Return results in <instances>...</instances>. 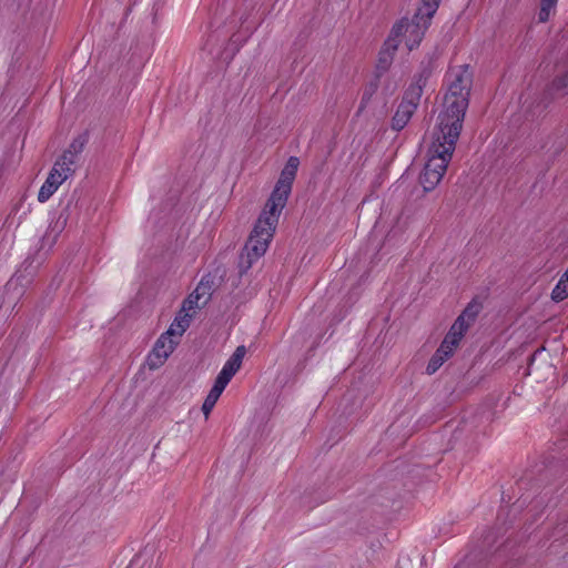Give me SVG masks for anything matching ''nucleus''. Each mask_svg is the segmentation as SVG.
<instances>
[{
  "mask_svg": "<svg viewBox=\"0 0 568 568\" xmlns=\"http://www.w3.org/2000/svg\"><path fill=\"white\" fill-rule=\"evenodd\" d=\"M446 339H449L450 342H454L456 345H459L460 341L458 338H454L453 336L450 335H446L445 336Z\"/></svg>",
  "mask_w": 568,
  "mask_h": 568,
  "instance_id": "obj_24",
  "label": "nucleus"
},
{
  "mask_svg": "<svg viewBox=\"0 0 568 568\" xmlns=\"http://www.w3.org/2000/svg\"><path fill=\"white\" fill-rule=\"evenodd\" d=\"M446 361L447 358L436 351V353L432 356V358L428 362V365L426 367L427 373L434 374Z\"/></svg>",
  "mask_w": 568,
  "mask_h": 568,
  "instance_id": "obj_20",
  "label": "nucleus"
},
{
  "mask_svg": "<svg viewBox=\"0 0 568 568\" xmlns=\"http://www.w3.org/2000/svg\"><path fill=\"white\" fill-rule=\"evenodd\" d=\"M442 0H422V6L416 11V17L432 21Z\"/></svg>",
  "mask_w": 568,
  "mask_h": 568,
  "instance_id": "obj_15",
  "label": "nucleus"
},
{
  "mask_svg": "<svg viewBox=\"0 0 568 568\" xmlns=\"http://www.w3.org/2000/svg\"><path fill=\"white\" fill-rule=\"evenodd\" d=\"M245 354V346L240 345L236 347L232 356L223 365L221 372L219 373L214 382V385L212 386L202 405V412L205 416V419L209 418L212 409L214 408L216 402L219 400L220 396L222 395L223 390L225 389L230 381L241 368Z\"/></svg>",
  "mask_w": 568,
  "mask_h": 568,
  "instance_id": "obj_6",
  "label": "nucleus"
},
{
  "mask_svg": "<svg viewBox=\"0 0 568 568\" xmlns=\"http://www.w3.org/2000/svg\"><path fill=\"white\" fill-rule=\"evenodd\" d=\"M471 83L473 77L467 65L450 69L447 73L448 89L444 97L443 106L466 111L469 104Z\"/></svg>",
  "mask_w": 568,
  "mask_h": 568,
  "instance_id": "obj_4",
  "label": "nucleus"
},
{
  "mask_svg": "<svg viewBox=\"0 0 568 568\" xmlns=\"http://www.w3.org/2000/svg\"><path fill=\"white\" fill-rule=\"evenodd\" d=\"M558 0H541L540 10L538 13V21L544 23L547 22L555 11L556 4Z\"/></svg>",
  "mask_w": 568,
  "mask_h": 568,
  "instance_id": "obj_17",
  "label": "nucleus"
},
{
  "mask_svg": "<svg viewBox=\"0 0 568 568\" xmlns=\"http://www.w3.org/2000/svg\"><path fill=\"white\" fill-rule=\"evenodd\" d=\"M437 352L448 359L453 355L454 349L443 341Z\"/></svg>",
  "mask_w": 568,
  "mask_h": 568,
  "instance_id": "obj_21",
  "label": "nucleus"
},
{
  "mask_svg": "<svg viewBox=\"0 0 568 568\" xmlns=\"http://www.w3.org/2000/svg\"><path fill=\"white\" fill-rule=\"evenodd\" d=\"M379 77L381 74L379 73H376V75L374 77V79H372L363 89V94H362V99H361V104H359V110L362 111L363 109L366 108V105L369 103V101L372 100L373 95L377 92L378 90V87H379Z\"/></svg>",
  "mask_w": 568,
  "mask_h": 568,
  "instance_id": "obj_16",
  "label": "nucleus"
},
{
  "mask_svg": "<svg viewBox=\"0 0 568 568\" xmlns=\"http://www.w3.org/2000/svg\"><path fill=\"white\" fill-rule=\"evenodd\" d=\"M430 22L417 18L415 13L412 19L404 18L396 22L388 38H394L398 47L404 43L412 51L420 44Z\"/></svg>",
  "mask_w": 568,
  "mask_h": 568,
  "instance_id": "obj_7",
  "label": "nucleus"
},
{
  "mask_svg": "<svg viewBox=\"0 0 568 568\" xmlns=\"http://www.w3.org/2000/svg\"><path fill=\"white\" fill-rule=\"evenodd\" d=\"M444 342H445L447 345H449L454 351H455V349H456V347L458 346V345H456L454 342H450L449 339H446V338H444Z\"/></svg>",
  "mask_w": 568,
  "mask_h": 568,
  "instance_id": "obj_25",
  "label": "nucleus"
},
{
  "mask_svg": "<svg viewBox=\"0 0 568 568\" xmlns=\"http://www.w3.org/2000/svg\"><path fill=\"white\" fill-rule=\"evenodd\" d=\"M298 165V158L291 156L287 160L264 210L254 225V233L248 242L247 250L255 257H258L268 248L280 215L291 194Z\"/></svg>",
  "mask_w": 568,
  "mask_h": 568,
  "instance_id": "obj_1",
  "label": "nucleus"
},
{
  "mask_svg": "<svg viewBox=\"0 0 568 568\" xmlns=\"http://www.w3.org/2000/svg\"><path fill=\"white\" fill-rule=\"evenodd\" d=\"M192 318L193 317L191 315L180 310L174 320L172 321V323L170 324L169 328L164 333L180 342V338L189 328Z\"/></svg>",
  "mask_w": 568,
  "mask_h": 568,
  "instance_id": "obj_14",
  "label": "nucleus"
},
{
  "mask_svg": "<svg viewBox=\"0 0 568 568\" xmlns=\"http://www.w3.org/2000/svg\"><path fill=\"white\" fill-rule=\"evenodd\" d=\"M427 77L428 73L426 71L415 75L392 116V130L399 132L408 124L419 105L423 88L426 83Z\"/></svg>",
  "mask_w": 568,
  "mask_h": 568,
  "instance_id": "obj_5",
  "label": "nucleus"
},
{
  "mask_svg": "<svg viewBox=\"0 0 568 568\" xmlns=\"http://www.w3.org/2000/svg\"><path fill=\"white\" fill-rule=\"evenodd\" d=\"M447 334L453 336L454 338H458L459 341H462V338H463L460 335L455 333V331L452 327H450V329H449V332Z\"/></svg>",
  "mask_w": 568,
  "mask_h": 568,
  "instance_id": "obj_23",
  "label": "nucleus"
},
{
  "mask_svg": "<svg viewBox=\"0 0 568 568\" xmlns=\"http://www.w3.org/2000/svg\"><path fill=\"white\" fill-rule=\"evenodd\" d=\"M466 111L444 108L437 118L435 142H457L459 139Z\"/></svg>",
  "mask_w": 568,
  "mask_h": 568,
  "instance_id": "obj_8",
  "label": "nucleus"
},
{
  "mask_svg": "<svg viewBox=\"0 0 568 568\" xmlns=\"http://www.w3.org/2000/svg\"><path fill=\"white\" fill-rule=\"evenodd\" d=\"M179 342L176 339L170 337L165 333H162L146 357L149 368L156 369L161 367L174 352Z\"/></svg>",
  "mask_w": 568,
  "mask_h": 568,
  "instance_id": "obj_9",
  "label": "nucleus"
},
{
  "mask_svg": "<svg viewBox=\"0 0 568 568\" xmlns=\"http://www.w3.org/2000/svg\"><path fill=\"white\" fill-rule=\"evenodd\" d=\"M192 318L193 317L191 315L180 310L174 320L172 321V323L170 324L169 328L164 333L180 342V338L189 328Z\"/></svg>",
  "mask_w": 568,
  "mask_h": 568,
  "instance_id": "obj_13",
  "label": "nucleus"
},
{
  "mask_svg": "<svg viewBox=\"0 0 568 568\" xmlns=\"http://www.w3.org/2000/svg\"><path fill=\"white\" fill-rule=\"evenodd\" d=\"M82 144H71L63 154L54 162L47 180L42 184L38 193L40 203L47 202L75 171L79 155L82 151Z\"/></svg>",
  "mask_w": 568,
  "mask_h": 568,
  "instance_id": "obj_3",
  "label": "nucleus"
},
{
  "mask_svg": "<svg viewBox=\"0 0 568 568\" xmlns=\"http://www.w3.org/2000/svg\"><path fill=\"white\" fill-rule=\"evenodd\" d=\"M397 49H398V45H397L396 41L394 40V38H387L385 40L384 45L378 54V61H377V65H376L377 72L376 73L381 74L382 72H385L388 70V68L390 67V64L393 62L394 54L397 51Z\"/></svg>",
  "mask_w": 568,
  "mask_h": 568,
  "instance_id": "obj_12",
  "label": "nucleus"
},
{
  "mask_svg": "<svg viewBox=\"0 0 568 568\" xmlns=\"http://www.w3.org/2000/svg\"><path fill=\"white\" fill-rule=\"evenodd\" d=\"M552 89L562 95L568 94V70L554 79Z\"/></svg>",
  "mask_w": 568,
  "mask_h": 568,
  "instance_id": "obj_19",
  "label": "nucleus"
},
{
  "mask_svg": "<svg viewBox=\"0 0 568 568\" xmlns=\"http://www.w3.org/2000/svg\"><path fill=\"white\" fill-rule=\"evenodd\" d=\"M483 310V304L478 298L471 300L465 310L462 312V314L456 318L454 324L452 325V328L464 337L465 333L469 328V326L475 322L478 314Z\"/></svg>",
  "mask_w": 568,
  "mask_h": 568,
  "instance_id": "obj_11",
  "label": "nucleus"
},
{
  "mask_svg": "<svg viewBox=\"0 0 568 568\" xmlns=\"http://www.w3.org/2000/svg\"><path fill=\"white\" fill-rule=\"evenodd\" d=\"M253 233H254V230L252 231L251 235H253ZM250 237H252V236H250ZM248 240H251V239H248ZM247 242H250V241H247ZM247 245H248V243H246V245H245V248H244L245 255H242V258H245V256H246V258H247V267H250L254 261H256V260H258L261 257V255L258 257H255L252 254H250V252L247 250ZM264 254H265V252L262 254V256Z\"/></svg>",
  "mask_w": 568,
  "mask_h": 568,
  "instance_id": "obj_22",
  "label": "nucleus"
},
{
  "mask_svg": "<svg viewBox=\"0 0 568 568\" xmlns=\"http://www.w3.org/2000/svg\"><path fill=\"white\" fill-rule=\"evenodd\" d=\"M455 144H420L418 156L425 164L420 175L424 191H433L442 181L454 153Z\"/></svg>",
  "mask_w": 568,
  "mask_h": 568,
  "instance_id": "obj_2",
  "label": "nucleus"
},
{
  "mask_svg": "<svg viewBox=\"0 0 568 568\" xmlns=\"http://www.w3.org/2000/svg\"><path fill=\"white\" fill-rule=\"evenodd\" d=\"M211 296V286L201 281L195 290L183 302L181 311L194 317L197 310L203 307Z\"/></svg>",
  "mask_w": 568,
  "mask_h": 568,
  "instance_id": "obj_10",
  "label": "nucleus"
},
{
  "mask_svg": "<svg viewBox=\"0 0 568 568\" xmlns=\"http://www.w3.org/2000/svg\"><path fill=\"white\" fill-rule=\"evenodd\" d=\"M568 297V281L561 276L551 292V298L561 302Z\"/></svg>",
  "mask_w": 568,
  "mask_h": 568,
  "instance_id": "obj_18",
  "label": "nucleus"
}]
</instances>
